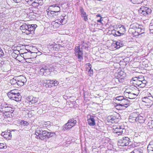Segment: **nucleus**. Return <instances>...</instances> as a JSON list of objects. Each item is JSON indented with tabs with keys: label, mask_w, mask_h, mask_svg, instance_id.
<instances>
[{
	"label": "nucleus",
	"mask_w": 153,
	"mask_h": 153,
	"mask_svg": "<svg viewBox=\"0 0 153 153\" xmlns=\"http://www.w3.org/2000/svg\"><path fill=\"white\" fill-rule=\"evenodd\" d=\"M54 70L52 66H44L37 68L35 70V73L39 75H44L47 76L50 75L51 72Z\"/></svg>",
	"instance_id": "obj_1"
},
{
	"label": "nucleus",
	"mask_w": 153,
	"mask_h": 153,
	"mask_svg": "<svg viewBox=\"0 0 153 153\" xmlns=\"http://www.w3.org/2000/svg\"><path fill=\"white\" fill-rule=\"evenodd\" d=\"M74 53L78 59V61L80 62L83 59V52L80 46H76L74 49Z\"/></svg>",
	"instance_id": "obj_2"
},
{
	"label": "nucleus",
	"mask_w": 153,
	"mask_h": 153,
	"mask_svg": "<svg viewBox=\"0 0 153 153\" xmlns=\"http://www.w3.org/2000/svg\"><path fill=\"white\" fill-rule=\"evenodd\" d=\"M142 26L137 23H134V37H137V36L141 37V35L143 33H141L142 29Z\"/></svg>",
	"instance_id": "obj_3"
},
{
	"label": "nucleus",
	"mask_w": 153,
	"mask_h": 153,
	"mask_svg": "<svg viewBox=\"0 0 153 153\" xmlns=\"http://www.w3.org/2000/svg\"><path fill=\"white\" fill-rule=\"evenodd\" d=\"M124 129V127L122 126H114L113 128V132L114 133L115 136H118L122 134L123 130Z\"/></svg>",
	"instance_id": "obj_4"
},
{
	"label": "nucleus",
	"mask_w": 153,
	"mask_h": 153,
	"mask_svg": "<svg viewBox=\"0 0 153 153\" xmlns=\"http://www.w3.org/2000/svg\"><path fill=\"white\" fill-rule=\"evenodd\" d=\"M129 138L126 137H123L122 138L119 140L118 145L119 146H126L128 145L130 142Z\"/></svg>",
	"instance_id": "obj_5"
},
{
	"label": "nucleus",
	"mask_w": 153,
	"mask_h": 153,
	"mask_svg": "<svg viewBox=\"0 0 153 153\" xmlns=\"http://www.w3.org/2000/svg\"><path fill=\"white\" fill-rule=\"evenodd\" d=\"M68 16L64 14L63 13L59 17L58 19L55 20L56 23L61 24L64 25L66 23L67 21Z\"/></svg>",
	"instance_id": "obj_6"
},
{
	"label": "nucleus",
	"mask_w": 153,
	"mask_h": 153,
	"mask_svg": "<svg viewBox=\"0 0 153 153\" xmlns=\"http://www.w3.org/2000/svg\"><path fill=\"white\" fill-rule=\"evenodd\" d=\"M138 109H134V117L136 118L135 120L136 122H138L141 123L144 121V118L142 116L140 115V114L137 111Z\"/></svg>",
	"instance_id": "obj_7"
},
{
	"label": "nucleus",
	"mask_w": 153,
	"mask_h": 153,
	"mask_svg": "<svg viewBox=\"0 0 153 153\" xmlns=\"http://www.w3.org/2000/svg\"><path fill=\"white\" fill-rule=\"evenodd\" d=\"M7 94L9 98L12 100H14L16 102L19 101L21 100L22 96L20 94L8 93Z\"/></svg>",
	"instance_id": "obj_8"
},
{
	"label": "nucleus",
	"mask_w": 153,
	"mask_h": 153,
	"mask_svg": "<svg viewBox=\"0 0 153 153\" xmlns=\"http://www.w3.org/2000/svg\"><path fill=\"white\" fill-rule=\"evenodd\" d=\"M126 76V74L122 71L118 72L115 75L116 79L119 82L122 83L124 82V78Z\"/></svg>",
	"instance_id": "obj_9"
},
{
	"label": "nucleus",
	"mask_w": 153,
	"mask_h": 153,
	"mask_svg": "<svg viewBox=\"0 0 153 153\" xmlns=\"http://www.w3.org/2000/svg\"><path fill=\"white\" fill-rule=\"evenodd\" d=\"M17 85L21 86L23 85L27 80L25 77L23 76H17Z\"/></svg>",
	"instance_id": "obj_10"
},
{
	"label": "nucleus",
	"mask_w": 153,
	"mask_h": 153,
	"mask_svg": "<svg viewBox=\"0 0 153 153\" xmlns=\"http://www.w3.org/2000/svg\"><path fill=\"white\" fill-rule=\"evenodd\" d=\"M142 101L143 102L147 103V105H149V104L152 103L153 100V98L151 94L149 93L148 96H146L142 98Z\"/></svg>",
	"instance_id": "obj_11"
},
{
	"label": "nucleus",
	"mask_w": 153,
	"mask_h": 153,
	"mask_svg": "<svg viewBox=\"0 0 153 153\" xmlns=\"http://www.w3.org/2000/svg\"><path fill=\"white\" fill-rule=\"evenodd\" d=\"M53 134V133L44 130L42 136H40V139L44 140L46 138H49L52 136Z\"/></svg>",
	"instance_id": "obj_12"
},
{
	"label": "nucleus",
	"mask_w": 153,
	"mask_h": 153,
	"mask_svg": "<svg viewBox=\"0 0 153 153\" xmlns=\"http://www.w3.org/2000/svg\"><path fill=\"white\" fill-rule=\"evenodd\" d=\"M13 111L12 108L11 107V105H8L7 104L5 105V106H3V108H1L0 109L1 113L13 112Z\"/></svg>",
	"instance_id": "obj_13"
},
{
	"label": "nucleus",
	"mask_w": 153,
	"mask_h": 153,
	"mask_svg": "<svg viewBox=\"0 0 153 153\" xmlns=\"http://www.w3.org/2000/svg\"><path fill=\"white\" fill-rule=\"evenodd\" d=\"M27 101L30 104H34L36 103L39 100L38 97H34L33 96H28L26 98Z\"/></svg>",
	"instance_id": "obj_14"
},
{
	"label": "nucleus",
	"mask_w": 153,
	"mask_h": 153,
	"mask_svg": "<svg viewBox=\"0 0 153 153\" xmlns=\"http://www.w3.org/2000/svg\"><path fill=\"white\" fill-rule=\"evenodd\" d=\"M87 121L89 125L91 126H94L95 125V120L93 116L89 115L87 116Z\"/></svg>",
	"instance_id": "obj_15"
},
{
	"label": "nucleus",
	"mask_w": 153,
	"mask_h": 153,
	"mask_svg": "<svg viewBox=\"0 0 153 153\" xmlns=\"http://www.w3.org/2000/svg\"><path fill=\"white\" fill-rule=\"evenodd\" d=\"M80 11L81 13V17L83 18V19L85 21H87L88 20V15L86 14L85 12L82 7H80Z\"/></svg>",
	"instance_id": "obj_16"
},
{
	"label": "nucleus",
	"mask_w": 153,
	"mask_h": 153,
	"mask_svg": "<svg viewBox=\"0 0 153 153\" xmlns=\"http://www.w3.org/2000/svg\"><path fill=\"white\" fill-rule=\"evenodd\" d=\"M44 130L41 127H38L37 128L35 134L36 136H37V138H38L39 137V139H40V136H42L44 132Z\"/></svg>",
	"instance_id": "obj_17"
},
{
	"label": "nucleus",
	"mask_w": 153,
	"mask_h": 153,
	"mask_svg": "<svg viewBox=\"0 0 153 153\" xmlns=\"http://www.w3.org/2000/svg\"><path fill=\"white\" fill-rule=\"evenodd\" d=\"M119 104V105L122 107H123L124 108H123L124 109L126 108L128 106L129 101H128L127 99L124 98L121 102Z\"/></svg>",
	"instance_id": "obj_18"
},
{
	"label": "nucleus",
	"mask_w": 153,
	"mask_h": 153,
	"mask_svg": "<svg viewBox=\"0 0 153 153\" xmlns=\"http://www.w3.org/2000/svg\"><path fill=\"white\" fill-rule=\"evenodd\" d=\"M53 7L54 8L53 10L51 11L50 12V13L51 14H54L55 13H57L60 11V7H59L57 5H53L50 7Z\"/></svg>",
	"instance_id": "obj_19"
},
{
	"label": "nucleus",
	"mask_w": 153,
	"mask_h": 153,
	"mask_svg": "<svg viewBox=\"0 0 153 153\" xmlns=\"http://www.w3.org/2000/svg\"><path fill=\"white\" fill-rule=\"evenodd\" d=\"M117 118L116 116H109L107 118V120L108 123H114L116 120L117 119Z\"/></svg>",
	"instance_id": "obj_20"
},
{
	"label": "nucleus",
	"mask_w": 153,
	"mask_h": 153,
	"mask_svg": "<svg viewBox=\"0 0 153 153\" xmlns=\"http://www.w3.org/2000/svg\"><path fill=\"white\" fill-rule=\"evenodd\" d=\"M28 30H29L30 32H31V33L32 34L34 33V31H35L36 28L37 27V25H28Z\"/></svg>",
	"instance_id": "obj_21"
},
{
	"label": "nucleus",
	"mask_w": 153,
	"mask_h": 153,
	"mask_svg": "<svg viewBox=\"0 0 153 153\" xmlns=\"http://www.w3.org/2000/svg\"><path fill=\"white\" fill-rule=\"evenodd\" d=\"M28 29V25L26 23L23 24L20 27V29L22 30L23 33H27L28 31H26V29Z\"/></svg>",
	"instance_id": "obj_22"
},
{
	"label": "nucleus",
	"mask_w": 153,
	"mask_h": 153,
	"mask_svg": "<svg viewBox=\"0 0 153 153\" xmlns=\"http://www.w3.org/2000/svg\"><path fill=\"white\" fill-rule=\"evenodd\" d=\"M76 123V121L74 119H71L68 120L67 122V124H68L69 126L71 128L73 127L74 126Z\"/></svg>",
	"instance_id": "obj_23"
},
{
	"label": "nucleus",
	"mask_w": 153,
	"mask_h": 153,
	"mask_svg": "<svg viewBox=\"0 0 153 153\" xmlns=\"http://www.w3.org/2000/svg\"><path fill=\"white\" fill-rule=\"evenodd\" d=\"M135 73L136 74H140V72L134 71V76L135 75V76L134 77V81H136V80L140 81H141V83H143V82H144V81L143 80V78L142 77V76L140 75H138L137 76L136 75V74H135Z\"/></svg>",
	"instance_id": "obj_24"
},
{
	"label": "nucleus",
	"mask_w": 153,
	"mask_h": 153,
	"mask_svg": "<svg viewBox=\"0 0 153 153\" xmlns=\"http://www.w3.org/2000/svg\"><path fill=\"white\" fill-rule=\"evenodd\" d=\"M17 76L14 77L13 79L10 80L9 82L11 85H14L15 86L17 85Z\"/></svg>",
	"instance_id": "obj_25"
},
{
	"label": "nucleus",
	"mask_w": 153,
	"mask_h": 153,
	"mask_svg": "<svg viewBox=\"0 0 153 153\" xmlns=\"http://www.w3.org/2000/svg\"><path fill=\"white\" fill-rule=\"evenodd\" d=\"M137 56V57L136 58V59H137L136 60V61L134 62V63H135V64H136L137 65H136L135 67H134V68H137L140 65V58L139 56V55H137L136 57ZM135 58H134V60H135Z\"/></svg>",
	"instance_id": "obj_26"
},
{
	"label": "nucleus",
	"mask_w": 153,
	"mask_h": 153,
	"mask_svg": "<svg viewBox=\"0 0 153 153\" xmlns=\"http://www.w3.org/2000/svg\"><path fill=\"white\" fill-rule=\"evenodd\" d=\"M138 11L139 13L142 14L144 16H146L147 14H149L151 12V9H148V11H145L143 10H138Z\"/></svg>",
	"instance_id": "obj_27"
},
{
	"label": "nucleus",
	"mask_w": 153,
	"mask_h": 153,
	"mask_svg": "<svg viewBox=\"0 0 153 153\" xmlns=\"http://www.w3.org/2000/svg\"><path fill=\"white\" fill-rule=\"evenodd\" d=\"M30 52H25L23 53H22L21 54V56L22 57H23L24 59H27L29 58V56H28V55H30L31 53V51L30 50H29Z\"/></svg>",
	"instance_id": "obj_28"
},
{
	"label": "nucleus",
	"mask_w": 153,
	"mask_h": 153,
	"mask_svg": "<svg viewBox=\"0 0 153 153\" xmlns=\"http://www.w3.org/2000/svg\"><path fill=\"white\" fill-rule=\"evenodd\" d=\"M141 51L142 49L140 45H138V46H136L134 47V52L138 53V54L137 55H139L140 56V55L139 53Z\"/></svg>",
	"instance_id": "obj_29"
},
{
	"label": "nucleus",
	"mask_w": 153,
	"mask_h": 153,
	"mask_svg": "<svg viewBox=\"0 0 153 153\" xmlns=\"http://www.w3.org/2000/svg\"><path fill=\"white\" fill-rule=\"evenodd\" d=\"M9 131H5V134L4 135V138L8 140H10L11 138L12 135L10 131V130Z\"/></svg>",
	"instance_id": "obj_30"
},
{
	"label": "nucleus",
	"mask_w": 153,
	"mask_h": 153,
	"mask_svg": "<svg viewBox=\"0 0 153 153\" xmlns=\"http://www.w3.org/2000/svg\"><path fill=\"white\" fill-rule=\"evenodd\" d=\"M13 112H4V113H2V114L4 116H5L7 117H12L13 115Z\"/></svg>",
	"instance_id": "obj_31"
},
{
	"label": "nucleus",
	"mask_w": 153,
	"mask_h": 153,
	"mask_svg": "<svg viewBox=\"0 0 153 153\" xmlns=\"http://www.w3.org/2000/svg\"><path fill=\"white\" fill-rule=\"evenodd\" d=\"M87 65L90 68V69L88 71V74H89L90 76H92L93 75V70L91 69V64L89 63L87 64Z\"/></svg>",
	"instance_id": "obj_32"
},
{
	"label": "nucleus",
	"mask_w": 153,
	"mask_h": 153,
	"mask_svg": "<svg viewBox=\"0 0 153 153\" xmlns=\"http://www.w3.org/2000/svg\"><path fill=\"white\" fill-rule=\"evenodd\" d=\"M19 123L22 126H27L29 124L28 122L24 120H21L20 121H19Z\"/></svg>",
	"instance_id": "obj_33"
},
{
	"label": "nucleus",
	"mask_w": 153,
	"mask_h": 153,
	"mask_svg": "<svg viewBox=\"0 0 153 153\" xmlns=\"http://www.w3.org/2000/svg\"><path fill=\"white\" fill-rule=\"evenodd\" d=\"M128 120L129 122L131 123H133L134 122V114L132 113L129 116Z\"/></svg>",
	"instance_id": "obj_34"
},
{
	"label": "nucleus",
	"mask_w": 153,
	"mask_h": 153,
	"mask_svg": "<svg viewBox=\"0 0 153 153\" xmlns=\"http://www.w3.org/2000/svg\"><path fill=\"white\" fill-rule=\"evenodd\" d=\"M149 128L153 130V120H150L148 123Z\"/></svg>",
	"instance_id": "obj_35"
},
{
	"label": "nucleus",
	"mask_w": 153,
	"mask_h": 153,
	"mask_svg": "<svg viewBox=\"0 0 153 153\" xmlns=\"http://www.w3.org/2000/svg\"><path fill=\"white\" fill-rule=\"evenodd\" d=\"M54 82H55L54 81V80H48V87H52L53 86V83Z\"/></svg>",
	"instance_id": "obj_36"
},
{
	"label": "nucleus",
	"mask_w": 153,
	"mask_h": 153,
	"mask_svg": "<svg viewBox=\"0 0 153 153\" xmlns=\"http://www.w3.org/2000/svg\"><path fill=\"white\" fill-rule=\"evenodd\" d=\"M71 129V127L69 126V125L67 124V123L64 125L62 127V130L64 131L67 130L68 129Z\"/></svg>",
	"instance_id": "obj_37"
},
{
	"label": "nucleus",
	"mask_w": 153,
	"mask_h": 153,
	"mask_svg": "<svg viewBox=\"0 0 153 153\" xmlns=\"http://www.w3.org/2000/svg\"><path fill=\"white\" fill-rule=\"evenodd\" d=\"M153 148V140L151 141L148 146L147 149H152Z\"/></svg>",
	"instance_id": "obj_38"
},
{
	"label": "nucleus",
	"mask_w": 153,
	"mask_h": 153,
	"mask_svg": "<svg viewBox=\"0 0 153 153\" xmlns=\"http://www.w3.org/2000/svg\"><path fill=\"white\" fill-rule=\"evenodd\" d=\"M41 83L43 86H45L46 87H48V80L45 79L41 81Z\"/></svg>",
	"instance_id": "obj_39"
},
{
	"label": "nucleus",
	"mask_w": 153,
	"mask_h": 153,
	"mask_svg": "<svg viewBox=\"0 0 153 153\" xmlns=\"http://www.w3.org/2000/svg\"><path fill=\"white\" fill-rule=\"evenodd\" d=\"M116 100L121 102L123 100L124 98L123 96H120L117 97L116 98Z\"/></svg>",
	"instance_id": "obj_40"
},
{
	"label": "nucleus",
	"mask_w": 153,
	"mask_h": 153,
	"mask_svg": "<svg viewBox=\"0 0 153 153\" xmlns=\"http://www.w3.org/2000/svg\"><path fill=\"white\" fill-rule=\"evenodd\" d=\"M8 93H9L10 94H20L18 92V91L16 89H14L13 90H11L10 92H8Z\"/></svg>",
	"instance_id": "obj_41"
},
{
	"label": "nucleus",
	"mask_w": 153,
	"mask_h": 153,
	"mask_svg": "<svg viewBox=\"0 0 153 153\" xmlns=\"http://www.w3.org/2000/svg\"><path fill=\"white\" fill-rule=\"evenodd\" d=\"M148 9H150L148 7L144 6H141L139 10H143L145 11H148Z\"/></svg>",
	"instance_id": "obj_42"
},
{
	"label": "nucleus",
	"mask_w": 153,
	"mask_h": 153,
	"mask_svg": "<svg viewBox=\"0 0 153 153\" xmlns=\"http://www.w3.org/2000/svg\"><path fill=\"white\" fill-rule=\"evenodd\" d=\"M130 26L131 27L129 29L128 32L129 34L133 35L134 34V29L132 27L131 25Z\"/></svg>",
	"instance_id": "obj_43"
},
{
	"label": "nucleus",
	"mask_w": 153,
	"mask_h": 153,
	"mask_svg": "<svg viewBox=\"0 0 153 153\" xmlns=\"http://www.w3.org/2000/svg\"><path fill=\"white\" fill-rule=\"evenodd\" d=\"M139 90L138 88H134V95L137 96L139 94Z\"/></svg>",
	"instance_id": "obj_44"
},
{
	"label": "nucleus",
	"mask_w": 153,
	"mask_h": 153,
	"mask_svg": "<svg viewBox=\"0 0 153 153\" xmlns=\"http://www.w3.org/2000/svg\"><path fill=\"white\" fill-rule=\"evenodd\" d=\"M116 47H117V48H119L121 47L122 46V43H121V42H117L115 43Z\"/></svg>",
	"instance_id": "obj_45"
},
{
	"label": "nucleus",
	"mask_w": 153,
	"mask_h": 153,
	"mask_svg": "<svg viewBox=\"0 0 153 153\" xmlns=\"http://www.w3.org/2000/svg\"><path fill=\"white\" fill-rule=\"evenodd\" d=\"M141 149L137 148H134V153H142Z\"/></svg>",
	"instance_id": "obj_46"
},
{
	"label": "nucleus",
	"mask_w": 153,
	"mask_h": 153,
	"mask_svg": "<svg viewBox=\"0 0 153 153\" xmlns=\"http://www.w3.org/2000/svg\"><path fill=\"white\" fill-rule=\"evenodd\" d=\"M120 30L121 31V32L123 33H124L126 31V29L125 27L123 26L122 25L121 26L120 28Z\"/></svg>",
	"instance_id": "obj_47"
},
{
	"label": "nucleus",
	"mask_w": 153,
	"mask_h": 153,
	"mask_svg": "<svg viewBox=\"0 0 153 153\" xmlns=\"http://www.w3.org/2000/svg\"><path fill=\"white\" fill-rule=\"evenodd\" d=\"M25 1L27 2L29 5L32 4L34 2L33 0H25Z\"/></svg>",
	"instance_id": "obj_48"
},
{
	"label": "nucleus",
	"mask_w": 153,
	"mask_h": 153,
	"mask_svg": "<svg viewBox=\"0 0 153 153\" xmlns=\"http://www.w3.org/2000/svg\"><path fill=\"white\" fill-rule=\"evenodd\" d=\"M51 123L50 121H47L45 123V125L46 127L49 128L51 126Z\"/></svg>",
	"instance_id": "obj_49"
},
{
	"label": "nucleus",
	"mask_w": 153,
	"mask_h": 153,
	"mask_svg": "<svg viewBox=\"0 0 153 153\" xmlns=\"http://www.w3.org/2000/svg\"><path fill=\"white\" fill-rule=\"evenodd\" d=\"M142 83L140 81L136 80V81H134V84L137 85L138 86L141 85Z\"/></svg>",
	"instance_id": "obj_50"
},
{
	"label": "nucleus",
	"mask_w": 153,
	"mask_h": 153,
	"mask_svg": "<svg viewBox=\"0 0 153 153\" xmlns=\"http://www.w3.org/2000/svg\"><path fill=\"white\" fill-rule=\"evenodd\" d=\"M134 1H135V4H137L141 3L143 2V0H134Z\"/></svg>",
	"instance_id": "obj_51"
},
{
	"label": "nucleus",
	"mask_w": 153,
	"mask_h": 153,
	"mask_svg": "<svg viewBox=\"0 0 153 153\" xmlns=\"http://www.w3.org/2000/svg\"><path fill=\"white\" fill-rule=\"evenodd\" d=\"M129 94V95H128V97H129V99H133L134 98L133 97H132L134 95V94H132V95L130 93H128Z\"/></svg>",
	"instance_id": "obj_52"
},
{
	"label": "nucleus",
	"mask_w": 153,
	"mask_h": 153,
	"mask_svg": "<svg viewBox=\"0 0 153 153\" xmlns=\"http://www.w3.org/2000/svg\"><path fill=\"white\" fill-rule=\"evenodd\" d=\"M149 29L150 30H153V24L152 23H150L149 26Z\"/></svg>",
	"instance_id": "obj_53"
},
{
	"label": "nucleus",
	"mask_w": 153,
	"mask_h": 153,
	"mask_svg": "<svg viewBox=\"0 0 153 153\" xmlns=\"http://www.w3.org/2000/svg\"><path fill=\"white\" fill-rule=\"evenodd\" d=\"M111 34L115 36H117V35L115 30H113L112 31V32Z\"/></svg>",
	"instance_id": "obj_54"
},
{
	"label": "nucleus",
	"mask_w": 153,
	"mask_h": 153,
	"mask_svg": "<svg viewBox=\"0 0 153 153\" xmlns=\"http://www.w3.org/2000/svg\"><path fill=\"white\" fill-rule=\"evenodd\" d=\"M139 98L138 97L135 99V100H134V102H135V104L137 105L138 104V102L139 101Z\"/></svg>",
	"instance_id": "obj_55"
},
{
	"label": "nucleus",
	"mask_w": 153,
	"mask_h": 153,
	"mask_svg": "<svg viewBox=\"0 0 153 153\" xmlns=\"http://www.w3.org/2000/svg\"><path fill=\"white\" fill-rule=\"evenodd\" d=\"M4 144L3 143H0V149L4 148Z\"/></svg>",
	"instance_id": "obj_56"
},
{
	"label": "nucleus",
	"mask_w": 153,
	"mask_h": 153,
	"mask_svg": "<svg viewBox=\"0 0 153 153\" xmlns=\"http://www.w3.org/2000/svg\"><path fill=\"white\" fill-rule=\"evenodd\" d=\"M54 81L55 82L54 83H53V86H56L58 85V83L57 81L54 80Z\"/></svg>",
	"instance_id": "obj_57"
},
{
	"label": "nucleus",
	"mask_w": 153,
	"mask_h": 153,
	"mask_svg": "<svg viewBox=\"0 0 153 153\" xmlns=\"http://www.w3.org/2000/svg\"><path fill=\"white\" fill-rule=\"evenodd\" d=\"M102 17H101L99 19H98V20H97V22H100L101 23L102 21L103 20V19H102Z\"/></svg>",
	"instance_id": "obj_58"
},
{
	"label": "nucleus",
	"mask_w": 153,
	"mask_h": 153,
	"mask_svg": "<svg viewBox=\"0 0 153 153\" xmlns=\"http://www.w3.org/2000/svg\"><path fill=\"white\" fill-rule=\"evenodd\" d=\"M148 151L149 153H153V148L151 149H148Z\"/></svg>",
	"instance_id": "obj_59"
},
{
	"label": "nucleus",
	"mask_w": 153,
	"mask_h": 153,
	"mask_svg": "<svg viewBox=\"0 0 153 153\" xmlns=\"http://www.w3.org/2000/svg\"><path fill=\"white\" fill-rule=\"evenodd\" d=\"M11 1H13L14 2L18 3L21 1V0H11Z\"/></svg>",
	"instance_id": "obj_60"
},
{
	"label": "nucleus",
	"mask_w": 153,
	"mask_h": 153,
	"mask_svg": "<svg viewBox=\"0 0 153 153\" xmlns=\"http://www.w3.org/2000/svg\"><path fill=\"white\" fill-rule=\"evenodd\" d=\"M116 33L117 35V36H120L121 34L123 35L124 34V33H118L117 32H116Z\"/></svg>",
	"instance_id": "obj_61"
},
{
	"label": "nucleus",
	"mask_w": 153,
	"mask_h": 153,
	"mask_svg": "<svg viewBox=\"0 0 153 153\" xmlns=\"http://www.w3.org/2000/svg\"><path fill=\"white\" fill-rule=\"evenodd\" d=\"M26 30L28 31V32H27V33H26L27 35H29L31 33V32H29V30H28V29H27V28H26Z\"/></svg>",
	"instance_id": "obj_62"
},
{
	"label": "nucleus",
	"mask_w": 153,
	"mask_h": 153,
	"mask_svg": "<svg viewBox=\"0 0 153 153\" xmlns=\"http://www.w3.org/2000/svg\"><path fill=\"white\" fill-rule=\"evenodd\" d=\"M5 131L3 132H2L1 134V135L3 136L4 137V136H5L4 135L5 134Z\"/></svg>",
	"instance_id": "obj_63"
},
{
	"label": "nucleus",
	"mask_w": 153,
	"mask_h": 153,
	"mask_svg": "<svg viewBox=\"0 0 153 153\" xmlns=\"http://www.w3.org/2000/svg\"><path fill=\"white\" fill-rule=\"evenodd\" d=\"M134 81V78L133 77L132 78L131 80L130 81L131 84H132V83L133 84L134 83V82H133Z\"/></svg>",
	"instance_id": "obj_64"
}]
</instances>
